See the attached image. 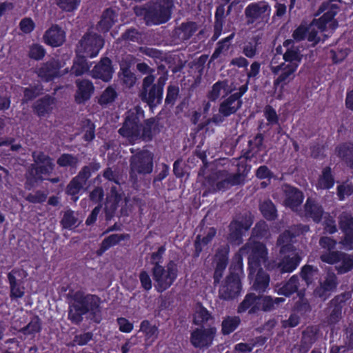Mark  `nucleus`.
<instances>
[{
  "label": "nucleus",
  "mask_w": 353,
  "mask_h": 353,
  "mask_svg": "<svg viewBox=\"0 0 353 353\" xmlns=\"http://www.w3.org/2000/svg\"><path fill=\"white\" fill-rule=\"evenodd\" d=\"M46 51L43 46L39 43H33L30 46L28 56L31 59L40 61L43 59Z\"/></svg>",
  "instance_id": "nucleus-63"
},
{
  "label": "nucleus",
  "mask_w": 353,
  "mask_h": 353,
  "mask_svg": "<svg viewBox=\"0 0 353 353\" xmlns=\"http://www.w3.org/2000/svg\"><path fill=\"white\" fill-rule=\"evenodd\" d=\"M340 11V6L336 0L324 1L319 8V12H323V16L331 21L330 30H335L339 26L336 15Z\"/></svg>",
  "instance_id": "nucleus-22"
},
{
  "label": "nucleus",
  "mask_w": 353,
  "mask_h": 353,
  "mask_svg": "<svg viewBox=\"0 0 353 353\" xmlns=\"http://www.w3.org/2000/svg\"><path fill=\"white\" fill-rule=\"evenodd\" d=\"M117 97L118 94L115 89L112 86H108L101 94L98 103L101 105H106L114 102Z\"/></svg>",
  "instance_id": "nucleus-56"
},
{
  "label": "nucleus",
  "mask_w": 353,
  "mask_h": 353,
  "mask_svg": "<svg viewBox=\"0 0 353 353\" xmlns=\"http://www.w3.org/2000/svg\"><path fill=\"white\" fill-rule=\"evenodd\" d=\"M216 229L214 227H211L208 228L204 232L203 236H202L201 234L196 235L194 242V258H198L200 256L201 253L203 251V248L204 246L208 245L212 241L213 239L215 237L216 234Z\"/></svg>",
  "instance_id": "nucleus-27"
},
{
  "label": "nucleus",
  "mask_w": 353,
  "mask_h": 353,
  "mask_svg": "<svg viewBox=\"0 0 353 353\" xmlns=\"http://www.w3.org/2000/svg\"><path fill=\"white\" fill-rule=\"evenodd\" d=\"M60 62L57 60H50L43 63L37 70V75L45 82H50L59 76Z\"/></svg>",
  "instance_id": "nucleus-19"
},
{
  "label": "nucleus",
  "mask_w": 353,
  "mask_h": 353,
  "mask_svg": "<svg viewBox=\"0 0 353 353\" xmlns=\"http://www.w3.org/2000/svg\"><path fill=\"white\" fill-rule=\"evenodd\" d=\"M344 303L345 300L343 295L336 296L333 299H332L330 305L332 309L330 315V319L335 321H338L340 319L342 313L343 304Z\"/></svg>",
  "instance_id": "nucleus-50"
},
{
  "label": "nucleus",
  "mask_w": 353,
  "mask_h": 353,
  "mask_svg": "<svg viewBox=\"0 0 353 353\" xmlns=\"http://www.w3.org/2000/svg\"><path fill=\"white\" fill-rule=\"evenodd\" d=\"M301 260L302 258L298 253L292 256H285L278 263L275 272L280 274L291 273L296 269Z\"/></svg>",
  "instance_id": "nucleus-29"
},
{
  "label": "nucleus",
  "mask_w": 353,
  "mask_h": 353,
  "mask_svg": "<svg viewBox=\"0 0 353 353\" xmlns=\"http://www.w3.org/2000/svg\"><path fill=\"white\" fill-rule=\"evenodd\" d=\"M43 93V86L38 83L23 88L22 103L27 104Z\"/></svg>",
  "instance_id": "nucleus-37"
},
{
  "label": "nucleus",
  "mask_w": 353,
  "mask_h": 353,
  "mask_svg": "<svg viewBox=\"0 0 353 353\" xmlns=\"http://www.w3.org/2000/svg\"><path fill=\"white\" fill-rule=\"evenodd\" d=\"M264 141V136L261 133L256 134L253 139H250L248 142V149L242 150V154L239 157L245 160L251 161L256 157L262 150Z\"/></svg>",
  "instance_id": "nucleus-25"
},
{
  "label": "nucleus",
  "mask_w": 353,
  "mask_h": 353,
  "mask_svg": "<svg viewBox=\"0 0 353 353\" xmlns=\"http://www.w3.org/2000/svg\"><path fill=\"white\" fill-rule=\"evenodd\" d=\"M230 249L228 246H220L216 250L213 258L214 272L213 274L214 284L220 283L223 272L226 269L229 261Z\"/></svg>",
  "instance_id": "nucleus-16"
},
{
  "label": "nucleus",
  "mask_w": 353,
  "mask_h": 353,
  "mask_svg": "<svg viewBox=\"0 0 353 353\" xmlns=\"http://www.w3.org/2000/svg\"><path fill=\"white\" fill-rule=\"evenodd\" d=\"M285 194V203L286 206L291 209L300 206L303 201L304 195L303 192L296 187L290 185H286Z\"/></svg>",
  "instance_id": "nucleus-31"
},
{
  "label": "nucleus",
  "mask_w": 353,
  "mask_h": 353,
  "mask_svg": "<svg viewBox=\"0 0 353 353\" xmlns=\"http://www.w3.org/2000/svg\"><path fill=\"white\" fill-rule=\"evenodd\" d=\"M270 70L274 75H278L273 81L274 88L275 89L280 88L282 90L294 79L297 65H286L285 63H282L278 65L272 66Z\"/></svg>",
  "instance_id": "nucleus-15"
},
{
  "label": "nucleus",
  "mask_w": 353,
  "mask_h": 353,
  "mask_svg": "<svg viewBox=\"0 0 353 353\" xmlns=\"http://www.w3.org/2000/svg\"><path fill=\"white\" fill-rule=\"evenodd\" d=\"M77 221L78 219L74 215V212L69 209L64 212L60 224L63 229L71 230L76 226Z\"/></svg>",
  "instance_id": "nucleus-57"
},
{
  "label": "nucleus",
  "mask_w": 353,
  "mask_h": 353,
  "mask_svg": "<svg viewBox=\"0 0 353 353\" xmlns=\"http://www.w3.org/2000/svg\"><path fill=\"white\" fill-rule=\"evenodd\" d=\"M139 331L143 333L145 340H151L152 342L158 338L159 333L158 327L152 325L147 319L141 322Z\"/></svg>",
  "instance_id": "nucleus-44"
},
{
  "label": "nucleus",
  "mask_w": 353,
  "mask_h": 353,
  "mask_svg": "<svg viewBox=\"0 0 353 353\" xmlns=\"http://www.w3.org/2000/svg\"><path fill=\"white\" fill-rule=\"evenodd\" d=\"M261 37L255 35L252 37L243 48V53L248 58H253L257 53V48L261 44Z\"/></svg>",
  "instance_id": "nucleus-51"
},
{
  "label": "nucleus",
  "mask_w": 353,
  "mask_h": 353,
  "mask_svg": "<svg viewBox=\"0 0 353 353\" xmlns=\"http://www.w3.org/2000/svg\"><path fill=\"white\" fill-rule=\"evenodd\" d=\"M342 252L337 250H327L323 252L320 255V259L322 262L334 265L340 262V256Z\"/></svg>",
  "instance_id": "nucleus-60"
},
{
  "label": "nucleus",
  "mask_w": 353,
  "mask_h": 353,
  "mask_svg": "<svg viewBox=\"0 0 353 353\" xmlns=\"http://www.w3.org/2000/svg\"><path fill=\"white\" fill-rule=\"evenodd\" d=\"M77 91L74 100L77 104H83L88 101L94 92V87L92 81L88 79L76 81Z\"/></svg>",
  "instance_id": "nucleus-21"
},
{
  "label": "nucleus",
  "mask_w": 353,
  "mask_h": 353,
  "mask_svg": "<svg viewBox=\"0 0 353 353\" xmlns=\"http://www.w3.org/2000/svg\"><path fill=\"white\" fill-rule=\"evenodd\" d=\"M235 33L232 32L225 38L219 41L216 43V47L212 54L211 59L213 60L216 59L223 52L228 51L230 48Z\"/></svg>",
  "instance_id": "nucleus-48"
},
{
  "label": "nucleus",
  "mask_w": 353,
  "mask_h": 353,
  "mask_svg": "<svg viewBox=\"0 0 353 353\" xmlns=\"http://www.w3.org/2000/svg\"><path fill=\"white\" fill-rule=\"evenodd\" d=\"M17 275H21V270L19 268H13L7 274L10 285V297L12 300L22 298L25 294L23 282L21 279H17Z\"/></svg>",
  "instance_id": "nucleus-18"
},
{
  "label": "nucleus",
  "mask_w": 353,
  "mask_h": 353,
  "mask_svg": "<svg viewBox=\"0 0 353 353\" xmlns=\"http://www.w3.org/2000/svg\"><path fill=\"white\" fill-rule=\"evenodd\" d=\"M122 200V194L119 191L117 186H112L110 194L107 196L105 208L112 210L117 209L119 203Z\"/></svg>",
  "instance_id": "nucleus-52"
},
{
  "label": "nucleus",
  "mask_w": 353,
  "mask_h": 353,
  "mask_svg": "<svg viewBox=\"0 0 353 353\" xmlns=\"http://www.w3.org/2000/svg\"><path fill=\"white\" fill-rule=\"evenodd\" d=\"M304 214L307 219L315 223H320L325 214L323 206L311 197H308L304 204Z\"/></svg>",
  "instance_id": "nucleus-23"
},
{
  "label": "nucleus",
  "mask_w": 353,
  "mask_h": 353,
  "mask_svg": "<svg viewBox=\"0 0 353 353\" xmlns=\"http://www.w3.org/2000/svg\"><path fill=\"white\" fill-rule=\"evenodd\" d=\"M101 299L96 294L78 290L70 296L68 305V319L74 325H80L83 316L89 314L91 321L100 323L102 320Z\"/></svg>",
  "instance_id": "nucleus-1"
},
{
  "label": "nucleus",
  "mask_w": 353,
  "mask_h": 353,
  "mask_svg": "<svg viewBox=\"0 0 353 353\" xmlns=\"http://www.w3.org/2000/svg\"><path fill=\"white\" fill-rule=\"evenodd\" d=\"M338 285L337 276L334 272H327L323 281L314 290V294L319 298H326L327 293L334 291Z\"/></svg>",
  "instance_id": "nucleus-26"
},
{
  "label": "nucleus",
  "mask_w": 353,
  "mask_h": 353,
  "mask_svg": "<svg viewBox=\"0 0 353 353\" xmlns=\"http://www.w3.org/2000/svg\"><path fill=\"white\" fill-rule=\"evenodd\" d=\"M216 332L217 329L213 324L196 327L190 333L191 345L200 350L208 349L212 345Z\"/></svg>",
  "instance_id": "nucleus-11"
},
{
  "label": "nucleus",
  "mask_w": 353,
  "mask_h": 353,
  "mask_svg": "<svg viewBox=\"0 0 353 353\" xmlns=\"http://www.w3.org/2000/svg\"><path fill=\"white\" fill-rule=\"evenodd\" d=\"M337 157L350 168L353 169V143L345 142L335 148Z\"/></svg>",
  "instance_id": "nucleus-33"
},
{
  "label": "nucleus",
  "mask_w": 353,
  "mask_h": 353,
  "mask_svg": "<svg viewBox=\"0 0 353 353\" xmlns=\"http://www.w3.org/2000/svg\"><path fill=\"white\" fill-rule=\"evenodd\" d=\"M84 185L77 179L73 177L67 185L65 192L67 195L71 196V199L73 201L76 202L79 199V194L83 190Z\"/></svg>",
  "instance_id": "nucleus-46"
},
{
  "label": "nucleus",
  "mask_w": 353,
  "mask_h": 353,
  "mask_svg": "<svg viewBox=\"0 0 353 353\" xmlns=\"http://www.w3.org/2000/svg\"><path fill=\"white\" fill-rule=\"evenodd\" d=\"M81 0H55L60 10L66 12H72L78 9Z\"/></svg>",
  "instance_id": "nucleus-61"
},
{
  "label": "nucleus",
  "mask_w": 353,
  "mask_h": 353,
  "mask_svg": "<svg viewBox=\"0 0 353 353\" xmlns=\"http://www.w3.org/2000/svg\"><path fill=\"white\" fill-rule=\"evenodd\" d=\"M275 308L273 307V297L271 296L261 294L256 295L254 292H249L239 304L237 312L242 314L248 311L249 314H254L259 311L271 312Z\"/></svg>",
  "instance_id": "nucleus-6"
},
{
  "label": "nucleus",
  "mask_w": 353,
  "mask_h": 353,
  "mask_svg": "<svg viewBox=\"0 0 353 353\" xmlns=\"http://www.w3.org/2000/svg\"><path fill=\"white\" fill-rule=\"evenodd\" d=\"M54 101V99L50 94L39 98L32 106L33 112L40 118L45 117L52 112Z\"/></svg>",
  "instance_id": "nucleus-30"
},
{
  "label": "nucleus",
  "mask_w": 353,
  "mask_h": 353,
  "mask_svg": "<svg viewBox=\"0 0 353 353\" xmlns=\"http://www.w3.org/2000/svg\"><path fill=\"white\" fill-rule=\"evenodd\" d=\"M241 324L239 316H226L221 322V333L227 336L234 332Z\"/></svg>",
  "instance_id": "nucleus-41"
},
{
  "label": "nucleus",
  "mask_w": 353,
  "mask_h": 353,
  "mask_svg": "<svg viewBox=\"0 0 353 353\" xmlns=\"http://www.w3.org/2000/svg\"><path fill=\"white\" fill-rule=\"evenodd\" d=\"M299 274L302 280L309 286L318 278L319 270L316 266L305 264L301 267Z\"/></svg>",
  "instance_id": "nucleus-39"
},
{
  "label": "nucleus",
  "mask_w": 353,
  "mask_h": 353,
  "mask_svg": "<svg viewBox=\"0 0 353 353\" xmlns=\"http://www.w3.org/2000/svg\"><path fill=\"white\" fill-rule=\"evenodd\" d=\"M85 54H77L73 61V65L71 72L76 77H79L89 71L90 65H89Z\"/></svg>",
  "instance_id": "nucleus-40"
},
{
  "label": "nucleus",
  "mask_w": 353,
  "mask_h": 353,
  "mask_svg": "<svg viewBox=\"0 0 353 353\" xmlns=\"http://www.w3.org/2000/svg\"><path fill=\"white\" fill-rule=\"evenodd\" d=\"M41 330V323L39 316H35L31 319L27 325L21 329V332L24 334H34L39 333Z\"/></svg>",
  "instance_id": "nucleus-59"
},
{
  "label": "nucleus",
  "mask_w": 353,
  "mask_h": 353,
  "mask_svg": "<svg viewBox=\"0 0 353 353\" xmlns=\"http://www.w3.org/2000/svg\"><path fill=\"white\" fill-rule=\"evenodd\" d=\"M113 72L112 61L108 57L102 58L92 70L93 78L104 82H108L112 79Z\"/></svg>",
  "instance_id": "nucleus-20"
},
{
  "label": "nucleus",
  "mask_w": 353,
  "mask_h": 353,
  "mask_svg": "<svg viewBox=\"0 0 353 353\" xmlns=\"http://www.w3.org/2000/svg\"><path fill=\"white\" fill-rule=\"evenodd\" d=\"M54 163L30 164L25 174V188L31 190L46 179L43 175H50L54 170Z\"/></svg>",
  "instance_id": "nucleus-12"
},
{
  "label": "nucleus",
  "mask_w": 353,
  "mask_h": 353,
  "mask_svg": "<svg viewBox=\"0 0 353 353\" xmlns=\"http://www.w3.org/2000/svg\"><path fill=\"white\" fill-rule=\"evenodd\" d=\"M57 163L61 168H76L79 163V159L72 154L63 153L57 159Z\"/></svg>",
  "instance_id": "nucleus-55"
},
{
  "label": "nucleus",
  "mask_w": 353,
  "mask_h": 353,
  "mask_svg": "<svg viewBox=\"0 0 353 353\" xmlns=\"http://www.w3.org/2000/svg\"><path fill=\"white\" fill-rule=\"evenodd\" d=\"M339 225L343 233L353 230V216L348 214H341Z\"/></svg>",
  "instance_id": "nucleus-64"
},
{
  "label": "nucleus",
  "mask_w": 353,
  "mask_h": 353,
  "mask_svg": "<svg viewBox=\"0 0 353 353\" xmlns=\"http://www.w3.org/2000/svg\"><path fill=\"white\" fill-rule=\"evenodd\" d=\"M334 183L335 179L332 168L330 166L323 168L318 179L316 188L318 190H330L334 187Z\"/></svg>",
  "instance_id": "nucleus-35"
},
{
  "label": "nucleus",
  "mask_w": 353,
  "mask_h": 353,
  "mask_svg": "<svg viewBox=\"0 0 353 353\" xmlns=\"http://www.w3.org/2000/svg\"><path fill=\"white\" fill-rule=\"evenodd\" d=\"M242 221L233 220L229 225V236L231 241L241 243L243 234Z\"/></svg>",
  "instance_id": "nucleus-49"
},
{
  "label": "nucleus",
  "mask_w": 353,
  "mask_h": 353,
  "mask_svg": "<svg viewBox=\"0 0 353 353\" xmlns=\"http://www.w3.org/2000/svg\"><path fill=\"white\" fill-rule=\"evenodd\" d=\"M100 168V163L92 161L90 163L89 165L83 166L74 178L77 179L83 184H85L87 181L90 178L92 173L98 171Z\"/></svg>",
  "instance_id": "nucleus-43"
},
{
  "label": "nucleus",
  "mask_w": 353,
  "mask_h": 353,
  "mask_svg": "<svg viewBox=\"0 0 353 353\" xmlns=\"http://www.w3.org/2000/svg\"><path fill=\"white\" fill-rule=\"evenodd\" d=\"M130 238V235L127 233L109 235L101 241L99 248L97 250V256L103 255L110 248L118 245L122 241L128 240Z\"/></svg>",
  "instance_id": "nucleus-32"
},
{
  "label": "nucleus",
  "mask_w": 353,
  "mask_h": 353,
  "mask_svg": "<svg viewBox=\"0 0 353 353\" xmlns=\"http://www.w3.org/2000/svg\"><path fill=\"white\" fill-rule=\"evenodd\" d=\"M240 251L242 253H249L248 256V277L250 278L256 273L257 268L267 259L268 249L266 245L259 241L247 243Z\"/></svg>",
  "instance_id": "nucleus-9"
},
{
  "label": "nucleus",
  "mask_w": 353,
  "mask_h": 353,
  "mask_svg": "<svg viewBox=\"0 0 353 353\" xmlns=\"http://www.w3.org/2000/svg\"><path fill=\"white\" fill-rule=\"evenodd\" d=\"M210 321H212L211 324L214 325V318L211 312L204 306H201L193 319V323L201 327L205 326Z\"/></svg>",
  "instance_id": "nucleus-47"
},
{
  "label": "nucleus",
  "mask_w": 353,
  "mask_h": 353,
  "mask_svg": "<svg viewBox=\"0 0 353 353\" xmlns=\"http://www.w3.org/2000/svg\"><path fill=\"white\" fill-rule=\"evenodd\" d=\"M227 86L228 81L226 80L216 81L208 92L207 94L208 99L210 101H216L219 98L221 90L225 89Z\"/></svg>",
  "instance_id": "nucleus-58"
},
{
  "label": "nucleus",
  "mask_w": 353,
  "mask_h": 353,
  "mask_svg": "<svg viewBox=\"0 0 353 353\" xmlns=\"http://www.w3.org/2000/svg\"><path fill=\"white\" fill-rule=\"evenodd\" d=\"M248 90V81L241 85L238 92L231 94L225 99L221 102L219 108V112L225 117H229L234 114L240 110L243 105L242 97Z\"/></svg>",
  "instance_id": "nucleus-13"
},
{
  "label": "nucleus",
  "mask_w": 353,
  "mask_h": 353,
  "mask_svg": "<svg viewBox=\"0 0 353 353\" xmlns=\"http://www.w3.org/2000/svg\"><path fill=\"white\" fill-rule=\"evenodd\" d=\"M174 6V0H161L136 7L134 12L137 16L143 17L146 25H160L170 19Z\"/></svg>",
  "instance_id": "nucleus-5"
},
{
  "label": "nucleus",
  "mask_w": 353,
  "mask_h": 353,
  "mask_svg": "<svg viewBox=\"0 0 353 353\" xmlns=\"http://www.w3.org/2000/svg\"><path fill=\"white\" fill-rule=\"evenodd\" d=\"M119 134L130 141L141 140L150 142L160 132V125L154 118L144 120L141 123V112L130 110L127 112L123 125L118 130Z\"/></svg>",
  "instance_id": "nucleus-2"
},
{
  "label": "nucleus",
  "mask_w": 353,
  "mask_h": 353,
  "mask_svg": "<svg viewBox=\"0 0 353 353\" xmlns=\"http://www.w3.org/2000/svg\"><path fill=\"white\" fill-rule=\"evenodd\" d=\"M155 75L145 76L141 83L138 96L150 110L157 108L163 102L164 87L168 80L167 72L161 75L155 82Z\"/></svg>",
  "instance_id": "nucleus-4"
},
{
  "label": "nucleus",
  "mask_w": 353,
  "mask_h": 353,
  "mask_svg": "<svg viewBox=\"0 0 353 353\" xmlns=\"http://www.w3.org/2000/svg\"><path fill=\"white\" fill-rule=\"evenodd\" d=\"M302 58L303 55L301 54L299 48L294 46L287 48L283 55L284 61L285 62H289L287 65H297V68L302 61Z\"/></svg>",
  "instance_id": "nucleus-42"
},
{
  "label": "nucleus",
  "mask_w": 353,
  "mask_h": 353,
  "mask_svg": "<svg viewBox=\"0 0 353 353\" xmlns=\"http://www.w3.org/2000/svg\"><path fill=\"white\" fill-rule=\"evenodd\" d=\"M81 130L83 132V139L86 142L92 141L96 137V125L90 119H83L80 123Z\"/></svg>",
  "instance_id": "nucleus-45"
},
{
  "label": "nucleus",
  "mask_w": 353,
  "mask_h": 353,
  "mask_svg": "<svg viewBox=\"0 0 353 353\" xmlns=\"http://www.w3.org/2000/svg\"><path fill=\"white\" fill-rule=\"evenodd\" d=\"M153 154L147 150H142L132 155L130 160V176L137 174H149L153 170Z\"/></svg>",
  "instance_id": "nucleus-10"
},
{
  "label": "nucleus",
  "mask_w": 353,
  "mask_h": 353,
  "mask_svg": "<svg viewBox=\"0 0 353 353\" xmlns=\"http://www.w3.org/2000/svg\"><path fill=\"white\" fill-rule=\"evenodd\" d=\"M339 258L341 264L336 267L339 274H345L353 269L352 256L342 252V254Z\"/></svg>",
  "instance_id": "nucleus-54"
},
{
  "label": "nucleus",
  "mask_w": 353,
  "mask_h": 353,
  "mask_svg": "<svg viewBox=\"0 0 353 353\" xmlns=\"http://www.w3.org/2000/svg\"><path fill=\"white\" fill-rule=\"evenodd\" d=\"M43 39L45 43L50 46L59 47L65 40V34L58 25H52L46 31Z\"/></svg>",
  "instance_id": "nucleus-24"
},
{
  "label": "nucleus",
  "mask_w": 353,
  "mask_h": 353,
  "mask_svg": "<svg viewBox=\"0 0 353 353\" xmlns=\"http://www.w3.org/2000/svg\"><path fill=\"white\" fill-rule=\"evenodd\" d=\"M319 330L316 326H307L301 334L299 343L294 345L298 353H308L317 341Z\"/></svg>",
  "instance_id": "nucleus-17"
},
{
  "label": "nucleus",
  "mask_w": 353,
  "mask_h": 353,
  "mask_svg": "<svg viewBox=\"0 0 353 353\" xmlns=\"http://www.w3.org/2000/svg\"><path fill=\"white\" fill-rule=\"evenodd\" d=\"M256 274L253 281L252 289L259 294H263L269 288L270 275L263 270L261 266L257 268Z\"/></svg>",
  "instance_id": "nucleus-34"
},
{
  "label": "nucleus",
  "mask_w": 353,
  "mask_h": 353,
  "mask_svg": "<svg viewBox=\"0 0 353 353\" xmlns=\"http://www.w3.org/2000/svg\"><path fill=\"white\" fill-rule=\"evenodd\" d=\"M259 209L263 218L268 221H275L278 217L276 207L270 199L261 203Z\"/></svg>",
  "instance_id": "nucleus-38"
},
{
  "label": "nucleus",
  "mask_w": 353,
  "mask_h": 353,
  "mask_svg": "<svg viewBox=\"0 0 353 353\" xmlns=\"http://www.w3.org/2000/svg\"><path fill=\"white\" fill-rule=\"evenodd\" d=\"M121 79L126 87L132 88L136 83L137 78L135 74L131 71L130 65H121Z\"/></svg>",
  "instance_id": "nucleus-53"
},
{
  "label": "nucleus",
  "mask_w": 353,
  "mask_h": 353,
  "mask_svg": "<svg viewBox=\"0 0 353 353\" xmlns=\"http://www.w3.org/2000/svg\"><path fill=\"white\" fill-rule=\"evenodd\" d=\"M269 232L268 225L263 220L258 221L252 231V236L257 238L262 239L265 237Z\"/></svg>",
  "instance_id": "nucleus-62"
},
{
  "label": "nucleus",
  "mask_w": 353,
  "mask_h": 353,
  "mask_svg": "<svg viewBox=\"0 0 353 353\" xmlns=\"http://www.w3.org/2000/svg\"><path fill=\"white\" fill-rule=\"evenodd\" d=\"M117 21V14L112 8H108L103 11L101 19L97 24V30L101 33L105 34L110 30Z\"/></svg>",
  "instance_id": "nucleus-28"
},
{
  "label": "nucleus",
  "mask_w": 353,
  "mask_h": 353,
  "mask_svg": "<svg viewBox=\"0 0 353 353\" xmlns=\"http://www.w3.org/2000/svg\"><path fill=\"white\" fill-rule=\"evenodd\" d=\"M299 285V277L296 274H294L281 286L277 285L276 288V292L279 295L290 296L298 290Z\"/></svg>",
  "instance_id": "nucleus-36"
},
{
  "label": "nucleus",
  "mask_w": 353,
  "mask_h": 353,
  "mask_svg": "<svg viewBox=\"0 0 353 353\" xmlns=\"http://www.w3.org/2000/svg\"><path fill=\"white\" fill-rule=\"evenodd\" d=\"M243 276L242 256L236 255L230 265L229 274L219 286V299L223 301H232L238 297L242 290L241 279Z\"/></svg>",
  "instance_id": "nucleus-3"
},
{
  "label": "nucleus",
  "mask_w": 353,
  "mask_h": 353,
  "mask_svg": "<svg viewBox=\"0 0 353 353\" xmlns=\"http://www.w3.org/2000/svg\"><path fill=\"white\" fill-rule=\"evenodd\" d=\"M271 7L264 1L252 2L245 9V17L248 26H264L268 23L271 14Z\"/></svg>",
  "instance_id": "nucleus-8"
},
{
  "label": "nucleus",
  "mask_w": 353,
  "mask_h": 353,
  "mask_svg": "<svg viewBox=\"0 0 353 353\" xmlns=\"http://www.w3.org/2000/svg\"><path fill=\"white\" fill-rule=\"evenodd\" d=\"M151 272L155 282L156 290L162 293L169 289L176 280L179 273L178 265L174 261L170 260L165 266L152 270Z\"/></svg>",
  "instance_id": "nucleus-7"
},
{
  "label": "nucleus",
  "mask_w": 353,
  "mask_h": 353,
  "mask_svg": "<svg viewBox=\"0 0 353 353\" xmlns=\"http://www.w3.org/2000/svg\"><path fill=\"white\" fill-rule=\"evenodd\" d=\"M104 43V39L101 35L88 31L79 41V52L89 58H94L103 48Z\"/></svg>",
  "instance_id": "nucleus-14"
}]
</instances>
